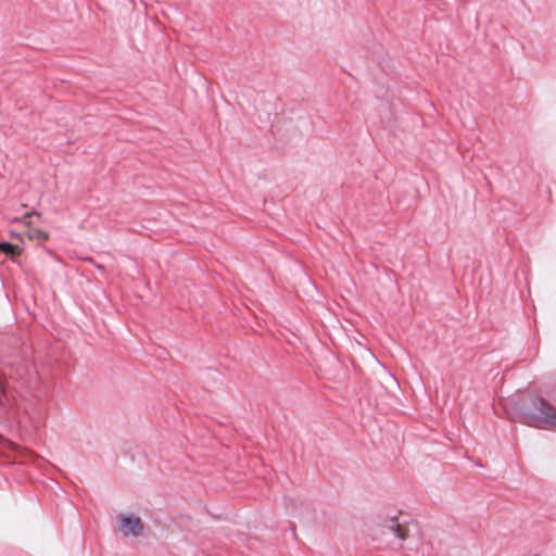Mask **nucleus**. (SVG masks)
Wrapping results in <instances>:
<instances>
[{
  "mask_svg": "<svg viewBox=\"0 0 556 556\" xmlns=\"http://www.w3.org/2000/svg\"><path fill=\"white\" fill-rule=\"evenodd\" d=\"M523 422L531 427L556 428V408L542 399L534 400L523 414Z\"/></svg>",
  "mask_w": 556,
  "mask_h": 556,
  "instance_id": "1",
  "label": "nucleus"
},
{
  "mask_svg": "<svg viewBox=\"0 0 556 556\" xmlns=\"http://www.w3.org/2000/svg\"><path fill=\"white\" fill-rule=\"evenodd\" d=\"M115 529L121 538L137 540L144 535L147 526L138 514L122 511L115 516Z\"/></svg>",
  "mask_w": 556,
  "mask_h": 556,
  "instance_id": "2",
  "label": "nucleus"
},
{
  "mask_svg": "<svg viewBox=\"0 0 556 556\" xmlns=\"http://www.w3.org/2000/svg\"><path fill=\"white\" fill-rule=\"evenodd\" d=\"M0 251L11 255L21 253V249L17 245L7 242L0 243Z\"/></svg>",
  "mask_w": 556,
  "mask_h": 556,
  "instance_id": "4",
  "label": "nucleus"
},
{
  "mask_svg": "<svg viewBox=\"0 0 556 556\" xmlns=\"http://www.w3.org/2000/svg\"><path fill=\"white\" fill-rule=\"evenodd\" d=\"M394 532H395L396 536L401 540H404L406 538L405 529L399 523L395 525Z\"/></svg>",
  "mask_w": 556,
  "mask_h": 556,
  "instance_id": "5",
  "label": "nucleus"
},
{
  "mask_svg": "<svg viewBox=\"0 0 556 556\" xmlns=\"http://www.w3.org/2000/svg\"><path fill=\"white\" fill-rule=\"evenodd\" d=\"M27 237L30 240L42 243L49 239V233L46 230L39 228H29L27 231Z\"/></svg>",
  "mask_w": 556,
  "mask_h": 556,
  "instance_id": "3",
  "label": "nucleus"
}]
</instances>
